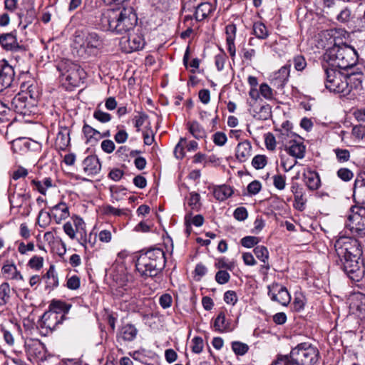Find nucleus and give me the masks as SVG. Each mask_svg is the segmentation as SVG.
<instances>
[{"instance_id": "1", "label": "nucleus", "mask_w": 365, "mask_h": 365, "mask_svg": "<svg viewBox=\"0 0 365 365\" xmlns=\"http://www.w3.org/2000/svg\"><path fill=\"white\" fill-rule=\"evenodd\" d=\"M334 247L338 257L336 264L351 280L360 281L365 272L360 241L355 237H341Z\"/></svg>"}, {"instance_id": "2", "label": "nucleus", "mask_w": 365, "mask_h": 365, "mask_svg": "<svg viewBox=\"0 0 365 365\" xmlns=\"http://www.w3.org/2000/svg\"><path fill=\"white\" fill-rule=\"evenodd\" d=\"M326 81L325 87L330 92L339 93L344 97L351 98L362 93L363 75L354 72L344 73L336 68L327 67L322 64Z\"/></svg>"}, {"instance_id": "3", "label": "nucleus", "mask_w": 365, "mask_h": 365, "mask_svg": "<svg viewBox=\"0 0 365 365\" xmlns=\"http://www.w3.org/2000/svg\"><path fill=\"white\" fill-rule=\"evenodd\" d=\"M320 359L318 348L310 342H302L292 347L288 354H277L271 365H315Z\"/></svg>"}, {"instance_id": "4", "label": "nucleus", "mask_w": 365, "mask_h": 365, "mask_svg": "<svg viewBox=\"0 0 365 365\" xmlns=\"http://www.w3.org/2000/svg\"><path fill=\"white\" fill-rule=\"evenodd\" d=\"M165 264L164 250L158 247H150L140 252L135 262V267L141 277L153 278L163 272Z\"/></svg>"}, {"instance_id": "5", "label": "nucleus", "mask_w": 365, "mask_h": 365, "mask_svg": "<svg viewBox=\"0 0 365 365\" xmlns=\"http://www.w3.org/2000/svg\"><path fill=\"white\" fill-rule=\"evenodd\" d=\"M101 21L106 29L122 34L135 27L138 17L134 9L129 6L120 11L108 10L103 14Z\"/></svg>"}, {"instance_id": "6", "label": "nucleus", "mask_w": 365, "mask_h": 365, "mask_svg": "<svg viewBox=\"0 0 365 365\" xmlns=\"http://www.w3.org/2000/svg\"><path fill=\"white\" fill-rule=\"evenodd\" d=\"M358 53L354 47H329L323 55V59L330 68L348 71L356 65Z\"/></svg>"}, {"instance_id": "7", "label": "nucleus", "mask_w": 365, "mask_h": 365, "mask_svg": "<svg viewBox=\"0 0 365 365\" xmlns=\"http://www.w3.org/2000/svg\"><path fill=\"white\" fill-rule=\"evenodd\" d=\"M349 212L346 227L355 237H365V207L353 205Z\"/></svg>"}, {"instance_id": "8", "label": "nucleus", "mask_w": 365, "mask_h": 365, "mask_svg": "<svg viewBox=\"0 0 365 365\" xmlns=\"http://www.w3.org/2000/svg\"><path fill=\"white\" fill-rule=\"evenodd\" d=\"M56 68L72 86H77L85 73L81 66L68 58H63L58 63Z\"/></svg>"}, {"instance_id": "9", "label": "nucleus", "mask_w": 365, "mask_h": 365, "mask_svg": "<svg viewBox=\"0 0 365 365\" xmlns=\"http://www.w3.org/2000/svg\"><path fill=\"white\" fill-rule=\"evenodd\" d=\"M72 305L66 303L64 301L60 299H53L47 310V319L49 321H55L53 327H51V322L47 324V329H49L51 331L54 329L55 327L59 324H61L66 319V315L68 313Z\"/></svg>"}, {"instance_id": "10", "label": "nucleus", "mask_w": 365, "mask_h": 365, "mask_svg": "<svg viewBox=\"0 0 365 365\" xmlns=\"http://www.w3.org/2000/svg\"><path fill=\"white\" fill-rule=\"evenodd\" d=\"M11 108L16 113L23 115H29L31 113H35L34 106L28 101L26 93L24 90L17 93L11 102Z\"/></svg>"}, {"instance_id": "11", "label": "nucleus", "mask_w": 365, "mask_h": 365, "mask_svg": "<svg viewBox=\"0 0 365 365\" xmlns=\"http://www.w3.org/2000/svg\"><path fill=\"white\" fill-rule=\"evenodd\" d=\"M267 289V294L272 301L276 302L284 307H287L290 303L291 295L284 286L274 282L268 285Z\"/></svg>"}, {"instance_id": "12", "label": "nucleus", "mask_w": 365, "mask_h": 365, "mask_svg": "<svg viewBox=\"0 0 365 365\" xmlns=\"http://www.w3.org/2000/svg\"><path fill=\"white\" fill-rule=\"evenodd\" d=\"M14 70L6 60L0 61V92L10 87L14 79Z\"/></svg>"}, {"instance_id": "13", "label": "nucleus", "mask_w": 365, "mask_h": 365, "mask_svg": "<svg viewBox=\"0 0 365 365\" xmlns=\"http://www.w3.org/2000/svg\"><path fill=\"white\" fill-rule=\"evenodd\" d=\"M215 9V6L212 4L205 1L194 6L193 10L191 11L192 14H189L192 16L194 23L197 25V22L202 21L209 17Z\"/></svg>"}, {"instance_id": "14", "label": "nucleus", "mask_w": 365, "mask_h": 365, "mask_svg": "<svg viewBox=\"0 0 365 365\" xmlns=\"http://www.w3.org/2000/svg\"><path fill=\"white\" fill-rule=\"evenodd\" d=\"M135 290L134 284L129 283L128 279H122L121 282L115 289L113 294L124 302H128L135 296Z\"/></svg>"}, {"instance_id": "15", "label": "nucleus", "mask_w": 365, "mask_h": 365, "mask_svg": "<svg viewBox=\"0 0 365 365\" xmlns=\"http://www.w3.org/2000/svg\"><path fill=\"white\" fill-rule=\"evenodd\" d=\"M319 38L322 46H349L341 41V35L336 30H324L319 34Z\"/></svg>"}, {"instance_id": "16", "label": "nucleus", "mask_w": 365, "mask_h": 365, "mask_svg": "<svg viewBox=\"0 0 365 365\" xmlns=\"http://www.w3.org/2000/svg\"><path fill=\"white\" fill-rule=\"evenodd\" d=\"M23 90L26 93V96H29L31 103L35 107L41 97L42 90L34 81L21 83V91Z\"/></svg>"}, {"instance_id": "17", "label": "nucleus", "mask_w": 365, "mask_h": 365, "mask_svg": "<svg viewBox=\"0 0 365 365\" xmlns=\"http://www.w3.org/2000/svg\"><path fill=\"white\" fill-rule=\"evenodd\" d=\"M11 148L14 153H21L30 150H37L41 148V145L36 141L20 138L13 140Z\"/></svg>"}, {"instance_id": "18", "label": "nucleus", "mask_w": 365, "mask_h": 365, "mask_svg": "<svg viewBox=\"0 0 365 365\" xmlns=\"http://www.w3.org/2000/svg\"><path fill=\"white\" fill-rule=\"evenodd\" d=\"M82 165L83 171L89 176L97 175L101 170V164L96 155L87 156L83 160Z\"/></svg>"}, {"instance_id": "19", "label": "nucleus", "mask_w": 365, "mask_h": 365, "mask_svg": "<svg viewBox=\"0 0 365 365\" xmlns=\"http://www.w3.org/2000/svg\"><path fill=\"white\" fill-rule=\"evenodd\" d=\"M69 215L68 208L66 203L60 202L52 207L50 212H47L49 219L53 220L56 223H60Z\"/></svg>"}, {"instance_id": "20", "label": "nucleus", "mask_w": 365, "mask_h": 365, "mask_svg": "<svg viewBox=\"0 0 365 365\" xmlns=\"http://www.w3.org/2000/svg\"><path fill=\"white\" fill-rule=\"evenodd\" d=\"M70 130L67 127H59L54 146L57 150H65L71 143Z\"/></svg>"}, {"instance_id": "21", "label": "nucleus", "mask_w": 365, "mask_h": 365, "mask_svg": "<svg viewBox=\"0 0 365 365\" xmlns=\"http://www.w3.org/2000/svg\"><path fill=\"white\" fill-rule=\"evenodd\" d=\"M353 197L354 200L358 199L359 203L365 204V173L356 177L354 185Z\"/></svg>"}, {"instance_id": "22", "label": "nucleus", "mask_w": 365, "mask_h": 365, "mask_svg": "<svg viewBox=\"0 0 365 365\" xmlns=\"http://www.w3.org/2000/svg\"><path fill=\"white\" fill-rule=\"evenodd\" d=\"M350 307L360 317L365 318V294L361 292L354 294L351 297Z\"/></svg>"}, {"instance_id": "23", "label": "nucleus", "mask_w": 365, "mask_h": 365, "mask_svg": "<svg viewBox=\"0 0 365 365\" xmlns=\"http://www.w3.org/2000/svg\"><path fill=\"white\" fill-rule=\"evenodd\" d=\"M252 155V145L250 140H245L237 144L235 157L240 162L247 161Z\"/></svg>"}, {"instance_id": "24", "label": "nucleus", "mask_w": 365, "mask_h": 365, "mask_svg": "<svg viewBox=\"0 0 365 365\" xmlns=\"http://www.w3.org/2000/svg\"><path fill=\"white\" fill-rule=\"evenodd\" d=\"M82 133L86 139L85 142L86 144L95 145L101 140L100 131L95 129L85 121L82 128Z\"/></svg>"}, {"instance_id": "25", "label": "nucleus", "mask_w": 365, "mask_h": 365, "mask_svg": "<svg viewBox=\"0 0 365 365\" xmlns=\"http://www.w3.org/2000/svg\"><path fill=\"white\" fill-rule=\"evenodd\" d=\"M215 331L218 333H225L232 331L230 322L226 319L224 312H220L217 316L213 319L211 324Z\"/></svg>"}, {"instance_id": "26", "label": "nucleus", "mask_w": 365, "mask_h": 365, "mask_svg": "<svg viewBox=\"0 0 365 365\" xmlns=\"http://www.w3.org/2000/svg\"><path fill=\"white\" fill-rule=\"evenodd\" d=\"M289 145H284L287 153L296 158L302 159L305 155L306 146L302 142L296 140H289Z\"/></svg>"}, {"instance_id": "27", "label": "nucleus", "mask_w": 365, "mask_h": 365, "mask_svg": "<svg viewBox=\"0 0 365 365\" xmlns=\"http://www.w3.org/2000/svg\"><path fill=\"white\" fill-rule=\"evenodd\" d=\"M138 332V329L133 324H126L120 328L117 338L118 340L121 339L124 341H132L135 339Z\"/></svg>"}, {"instance_id": "28", "label": "nucleus", "mask_w": 365, "mask_h": 365, "mask_svg": "<svg viewBox=\"0 0 365 365\" xmlns=\"http://www.w3.org/2000/svg\"><path fill=\"white\" fill-rule=\"evenodd\" d=\"M305 185L310 190H317L321 185L319 173L314 170H307L303 174Z\"/></svg>"}, {"instance_id": "29", "label": "nucleus", "mask_w": 365, "mask_h": 365, "mask_svg": "<svg viewBox=\"0 0 365 365\" xmlns=\"http://www.w3.org/2000/svg\"><path fill=\"white\" fill-rule=\"evenodd\" d=\"M289 75V69L285 66L282 67L279 71L275 73V77L272 80V83L277 87V89H283L288 81Z\"/></svg>"}, {"instance_id": "30", "label": "nucleus", "mask_w": 365, "mask_h": 365, "mask_svg": "<svg viewBox=\"0 0 365 365\" xmlns=\"http://www.w3.org/2000/svg\"><path fill=\"white\" fill-rule=\"evenodd\" d=\"M1 272L6 279H23V276L14 263L5 264L1 268Z\"/></svg>"}, {"instance_id": "31", "label": "nucleus", "mask_w": 365, "mask_h": 365, "mask_svg": "<svg viewBox=\"0 0 365 365\" xmlns=\"http://www.w3.org/2000/svg\"><path fill=\"white\" fill-rule=\"evenodd\" d=\"M187 128L190 133L197 140L206 136L205 129L197 120L188 121L187 123Z\"/></svg>"}, {"instance_id": "32", "label": "nucleus", "mask_w": 365, "mask_h": 365, "mask_svg": "<svg viewBox=\"0 0 365 365\" xmlns=\"http://www.w3.org/2000/svg\"><path fill=\"white\" fill-rule=\"evenodd\" d=\"M233 193L232 188L227 185H222L216 187L213 191V195L216 200L219 201H224Z\"/></svg>"}, {"instance_id": "33", "label": "nucleus", "mask_w": 365, "mask_h": 365, "mask_svg": "<svg viewBox=\"0 0 365 365\" xmlns=\"http://www.w3.org/2000/svg\"><path fill=\"white\" fill-rule=\"evenodd\" d=\"M71 53L74 57L81 59H87L92 54L96 55L95 51L97 47H70Z\"/></svg>"}, {"instance_id": "34", "label": "nucleus", "mask_w": 365, "mask_h": 365, "mask_svg": "<svg viewBox=\"0 0 365 365\" xmlns=\"http://www.w3.org/2000/svg\"><path fill=\"white\" fill-rule=\"evenodd\" d=\"M72 220L73 221V225L76 227V231L81 235V240L82 241L81 243L84 245L86 244L87 240L86 238V232L85 227L86 224L83 220L79 216L74 215L72 217Z\"/></svg>"}, {"instance_id": "35", "label": "nucleus", "mask_w": 365, "mask_h": 365, "mask_svg": "<svg viewBox=\"0 0 365 365\" xmlns=\"http://www.w3.org/2000/svg\"><path fill=\"white\" fill-rule=\"evenodd\" d=\"M48 244L52 253L57 254L61 257L66 253L65 245L61 240L53 239L52 241H49Z\"/></svg>"}, {"instance_id": "36", "label": "nucleus", "mask_w": 365, "mask_h": 365, "mask_svg": "<svg viewBox=\"0 0 365 365\" xmlns=\"http://www.w3.org/2000/svg\"><path fill=\"white\" fill-rule=\"evenodd\" d=\"M184 24L187 26V29L181 33L180 38L185 39L190 36L193 31L192 28H197V25L194 23L192 16L190 14H186L184 16Z\"/></svg>"}, {"instance_id": "37", "label": "nucleus", "mask_w": 365, "mask_h": 365, "mask_svg": "<svg viewBox=\"0 0 365 365\" xmlns=\"http://www.w3.org/2000/svg\"><path fill=\"white\" fill-rule=\"evenodd\" d=\"M58 285V278L55 272V267L51 264L47 270V288H54Z\"/></svg>"}, {"instance_id": "38", "label": "nucleus", "mask_w": 365, "mask_h": 365, "mask_svg": "<svg viewBox=\"0 0 365 365\" xmlns=\"http://www.w3.org/2000/svg\"><path fill=\"white\" fill-rule=\"evenodd\" d=\"M255 256L263 263H266L269 260V251L264 245H257L253 250Z\"/></svg>"}, {"instance_id": "39", "label": "nucleus", "mask_w": 365, "mask_h": 365, "mask_svg": "<svg viewBox=\"0 0 365 365\" xmlns=\"http://www.w3.org/2000/svg\"><path fill=\"white\" fill-rule=\"evenodd\" d=\"M10 286L8 282L0 285V307L5 305L10 298Z\"/></svg>"}, {"instance_id": "40", "label": "nucleus", "mask_w": 365, "mask_h": 365, "mask_svg": "<svg viewBox=\"0 0 365 365\" xmlns=\"http://www.w3.org/2000/svg\"><path fill=\"white\" fill-rule=\"evenodd\" d=\"M219 53L215 55V63L217 71H221L224 68L225 63L227 58L225 51L222 47H218Z\"/></svg>"}, {"instance_id": "41", "label": "nucleus", "mask_w": 365, "mask_h": 365, "mask_svg": "<svg viewBox=\"0 0 365 365\" xmlns=\"http://www.w3.org/2000/svg\"><path fill=\"white\" fill-rule=\"evenodd\" d=\"M231 347L233 352L237 356L245 355L249 350V346L239 341H232Z\"/></svg>"}, {"instance_id": "42", "label": "nucleus", "mask_w": 365, "mask_h": 365, "mask_svg": "<svg viewBox=\"0 0 365 365\" xmlns=\"http://www.w3.org/2000/svg\"><path fill=\"white\" fill-rule=\"evenodd\" d=\"M253 31L255 35L259 38L264 39L268 36L267 27L262 22H256L254 24Z\"/></svg>"}, {"instance_id": "43", "label": "nucleus", "mask_w": 365, "mask_h": 365, "mask_svg": "<svg viewBox=\"0 0 365 365\" xmlns=\"http://www.w3.org/2000/svg\"><path fill=\"white\" fill-rule=\"evenodd\" d=\"M237 28L235 24H228L225 27V36L227 46H234Z\"/></svg>"}, {"instance_id": "44", "label": "nucleus", "mask_w": 365, "mask_h": 365, "mask_svg": "<svg viewBox=\"0 0 365 365\" xmlns=\"http://www.w3.org/2000/svg\"><path fill=\"white\" fill-rule=\"evenodd\" d=\"M267 164V158L264 155H257L252 160V165L256 170L264 168Z\"/></svg>"}, {"instance_id": "45", "label": "nucleus", "mask_w": 365, "mask_h": 365, "mask_svg": "<svg viewBox=\"0 0 365 365\" xmlns=\"http://www.w3.org/2000/svg\"><path fill=\"white\" fill-rule=\"evenodd\" d=\"M110 191L111 192V197L113 200L119 201L121 195H125L127 189L123 186H110Z\"/></svg>"}, {"instance_id": "46", "label": "nucleus", "mask_w": 365, "mask_h": 365, "mask_svg": "<svg viewBox=\"0 0 365 365\" xmlns=\"http://www.w3.org/2000/svg\"><path fill=\"white\" fill-rule=\"evenodd\" d=\"M259 242V237L255 236H245L240 240L241 245L246 248L256 247Z\"/></svg>"}, {"instance_id": "47", "label": "nucleus", "mask_w": 365, "mask_h": 365, "mask_svg": "<svg viewBox=\"0 0 365 365\" xmlns=\"http://www.w3.org/2000/svg\"><path fill=\"white\" fill-rule=\"evenodd\" d=\"M336 159L339 163H345L349 160L350 153L347 149L335 148L334 150Z\"/></svg>"}, {"instance_id": "48", "label": "nucleus", "mask_w": 365, "mask_h": 365, "mask_svg": "<svg viewBox=\"0 0 365 365\" xmlns=\"http://www.w3.org/2000/svg\"><path fill=\"white\" fill-rule=\"evenodd\" d=\"M337 177L344 182L350 181L353 177V172L346 168H341L336 172Z\"/></svg>"}, {"instance_id": "49", "label": "nucleus", "mask_w": 365, "mask_h": 365, "mask_svg": "<svg viewBox=\"0 0 365 365\" xmlns=\"http://www.w3.org/2000/svg\"><path fill=\"white\" fill-rule=\"evenodd\" d=\"M187 142L185 138H180L178 143L175 145L174 149V155L178 159H182L185 157L184 145Z\"/></svg>"}, {"instance_id": "50", "label": "nucleus", "mask_w": 365, "mask_h": 365, "mask_svg": "<svg viewBox=\"0 0 365 365\" xmlns=\"http://www.w3.org/2000/svg\"><path fill=\"white\" fill-rule=\"evenodd\" d=\"M294 197V207L299 211H303L305 209V204L307 202V199L304 198V192L296 195Z\"/></svg>"}, {"instance_id": "51", "label": "nucleus", "mask_w": 365, "mask_h": 365, "mask_svg": "<svg viewBox=\"0 0 365 365\" xmlns=\"http://www.w3.org/2000/svg\"><path fill=\"white\" fill-rule=\"evenodd\" d=\"M98 35L95 32L85 33V45L97 46L100 43Z\"/></svg>"}, {"instance_id": "52", "label": "nucleus", "mask_w": 365, "mask_h": 365, "mask_svg": "<svg viewBox=\"0 0 365 365\" xmlns=\"http://www.w3.org/2000/svg\"><path fill=\"white\" fill-rule=\"evenodd\" d=\"M212 140L215 145L223 146L227 141V137L224 132L217 131L212 135Z\"/></svg>"}, {"instance_id": "53", "label": "nucleus", "mask_w": 365, "mask_h": 365, "mask_svg": "<svg viewBox=\"0 0 365 365\" xmlns=\"http://www.w3.org/2000/svg\"><path fill=\"white\" fill-rule=\"evenodd\" d=\"M295 312H299L304 309L305 306L304 297L302 294H296L292 303Z\"/></svg>"}, {"instance_id": "54", "label": "nucleus", "mask_w": 365, "mask_h": 365, "mask_svg": "<svg viewBox=\"0 0 365 365\" xmlns=\"http://www.w3.org/2000/svg\"><path fill=\"white\" fill-rule=\"evenodd\" d=\"M93 118L102 123H106L109 122L112 117L110 113L96 109L93 113Z\"/></svg>"}, {"instance_id": "55", "label": "nucleus", "mask_w": 365, "mask_h": 365, "mask_svg": "<svg viewBox=\"0 0 365 365\" xmlns=\"http://www.w3.org/2000/svg\"><path fill=\"white\" fill-rule=\"evenodd\" d=\"M200 195L197 192H191L188 200V205L192 210H198L200 207Z\"/></svg>"}, {"instance_id": "56", "label": "nucleus", "mask_w": 365, "mask_h": 365, "mask_svg": "<svg viewBox=\"0 0 365 365\" xmlns=\"http://www.w3.org/2000/svg\"><path fill=\"white\" fill-rule=\"evenodd\" d=\"M148 118V115L144 112H140L139 115H135L133 118L134 126L136 128V131L140 130L141 126L144 124L145 121Z\"/></svg>"}, {"instance_id": "57", "label": "nucleus", "mask_w": 365, "mask_h": 365, "mask_svg": "<svg viewBox=\"0 0 365 365\" xmlns=\"http://www.w3.org/2000/svg\"><path fill=\"white\" fill-rule=\"evenodd\" d=\"M215 280L220 284H225L230 281V275L226 270H219L215 274Z\"/></svg>"}, {"instance_id": "58", "label": "nucleus", "mask_w": 365, "mask_h": 365, "mask_svg": "<svg viewBox=\"0 0 365 365\" xmlns=\"http://www.w3.org/2000/svg\"><path fill=\"white\" fill-rule=\"evenodd\" d=\"M192 351L195 354H200L203 349V340L200 336H195L192 339Z\"/></svg>"}, {"instance_id": "59", "label": "nucleus", "mask_w": 365, "mask_h": 365, "mask_svg": "<svg viewBox=\"0 0 365 365\" xmlns=\"http://www.w3.org/2000/svg\"><path fill=\"white\" fill-rule=\"evenodd\" d=\"M233 216L238 221H244L248 217V212L245 207H239L235 210Z\"/></svg>"}, {"instance_id": "60", "label": "nucleus", "mask_w": 365, "mask_h": 365, "mask_svg": "<svg viewBox=\"0 0 365 365\" xmlns=\"http://www.w3.org/2000/svg\"><path fill=\"white\" fill-rule=\"evenodd\" d=\"M81 281L79 277L77 275H73L68 278L66 282V287L71 290H76L80 287Z\"/></svg>"}, {"instance_id": "61", "label": "nucleus", "mask_w": 365, "mask_h": 365, "mask_svg": "<svg viewBox=\"0 0 365 365\" xmlns=\"http://www.w3.org/2000/svg\"><path fill=\"white\" fill-rule=\"evenodd\" d=\"M262 188V185L258 180H253L247 185V192L250 195H257Z\"/></svg>"}, {"instance_id": "62", "label": "nucleus", "mask_w": 365, "mask_h": 365, "mask_svg": "<svg viewBox=\"0 0 365 365\" xmlns=\"http://www.w3.org/2000/svg\"><path fill=\"white\" fill-rule=\"evenodd\" d=\"M173 298L170 294H162L159 298V304L163 309H168L171 307Z\"/></svg>"}, {"instance_id": "63", "label": "nucleus", "mask_w": 365, "mask_h": 365, "mask_svg": "<svg viewBox=\"0 0 365 365\" xmlns=\"http://www.w3.org/2000/svg\"><path fill=\"white\" fill-rule=\"evenodd\" d=\"M237 294L233 290H228L224 294V301L228 304L235 305L237 302Z\"/></svg>"}, {"instance_id": "64", "label": "nucleus", "mask_w": 365, "mask_h": 365, "mask_svg": "<svg viewBox=\"0 0 365 365\" xmlns=\"http://www.w3.org/2000/svg\"><path fill=\"white\" fill-rule=\"evenodd\" d=\"M271 106L269 104L263 105L260 107L259 111L258 112L259 119L267 120L271 116Z\"/></svg>"}]
</instances>
